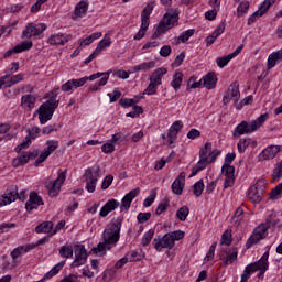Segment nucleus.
<instances>
[{
    "label": "nucleus",
    "instance_id": "obj_20",
    "mask_svg": "<svg viewBox=\"0 0 282 282\" xmlns=\"http://www.w3.org/2000/svg\"><path fill=\"white\" fill-rule=\"evenodd\" d=\"M279 152H281V145H269L259 154V161L274 160Z\"/></svg>",
    "mask_w": 282,
    "mask_h": 282
},
{
    "label": "nucleus",
    "instance_id": "obj_22",
    "mask_svg": "<svg viewBox=\"0 0 282 282\" xmlns=\"http://www.w3.org/2000/svg\"><path fill=\"white\" fill-rule=\"evenodd\" d=\"M185 184L186 173L181 172L177 178L172 183V193H174V195H182V193H184Z\"/></svg>",
    "mask_w": 282,
    "mask_h": 282
},
{
    "label": "nucleus",
    "instance_id": "obj_43",
    "mask_svg": "<svg viewBox=\"0 0 282 282\" xmlns=\"http://www.w3.org/2000/svg\"><path fill=\"white\" fill-rule=\"evenodd\" d=\"M191 213V209L188 206H182L177 212H176V217L180 221H184Z\"/></svg>",
    "mask_w": 282,
    "mask_h": 282
},
{
    "label": "nucleus",
    "instance_id": "obj_28",
    "mask_svg": "<svg viewBox=\"0 0 282 282\" xmlns=\"http://www.w3.org/2000/svg\"><path fill=\"white\" fill-rule=\"evenodd\" d=\"M118 206H120V202L116 200V199H110L108 200L105 206L101 207L100 209V217H107L109 215V213H112V210H116V208H118Z\"/></svg>",
    "mask_w": 282,
    "mask_h": 282
},
{
    "label": "nucleus",
    "instance_id": "obj_41",
    "mask_svg": "<svg viewBox=\"0 0 282 282\" xmlns=\"http://www.w3.org/2000/svg\"><path fill=\"white\" fill-rule=\"evenodd\" d=\"M251 143H252V139H250V138L240 139L237 144L239 153H245Z\"/></svg>",
    "mask_w": 282,
    "mask_h": 282
},
{
    "label": "nucleus",
    "instance_id": "obj_16",
    "mask_svg": "<svg viewBox=\"0 0 282 282\" xmlns=\"http://www.w3.org/2000/svg\"><path fill=\"white\" fill-rule=\"evenodd\" d=\"M34 158H39V150L22 152L20 155L12 160V166L15 169H19V166H25V164H28L30 160H34Z\"/></svg>",
    "mask_w": 282,
    "mask_h": 282
},
{
    "label": "nucleus",
    "instance_id": "obj_51",
    "mask_svg": "<svg viewBox=\"0 0 282 282\" xmlns=\"http://www.w3.org/2000/svg\"><path fill=\"white\" fill-rule=\"evenodd\" d=\"M153 235H155V230L153 229H150L148 232H145L141 240V245L144 247L149 246V243H151V239H153Z\"/></svg>",
    "mask_w": 282,
    "mask_h": 282
},
{
    "label": "nucleus",
    "instance_id": "obj_3",
    "mask_svg": "<svg viewBox=\"0 0 282 282\" xmlns=\"http://www.w3.org/2000/svg\"><path fill=\"white\" fill-rule=\"evenodd\" d=\"M180 22V10L174 9L172 12H166L161 21L159 22V25L156 26L155 32L152 34L151 39H160L162 34H166L169 30H173L175 25Z\"/></svg>",
    "mask_w": 282,
    "mask_h": 282
},
{
    "label": "nucleus",
    "instance_id": "obj_54",
    "mask_svg": "<svg viewBox=\"0 0 282 282\" xmlns=\"http://www.w3.org/2000/svg\"><path fill=\"white\" fill-rule=\"evenodd\" d=\"M58 129H61V124H58V123L45 126V127L42 129V133H43L44 135H50V133H52L53 131H58Z\"/></svg>",
    "mask_w": 282,
    "mask_h": 282
},
{
    "label": "nucleus",
    "instance_id": "obj_14",
    "mask_svg": "<svg viewBox=\"0 0 282 282\" xmlns=\"http://www.w3.org/2000/svg\"><path fill=\"white\" fill-rule=\"evenodd\" d=\"M86 182V191L87 193H94L96 191V185L98 184V180L100 178L99 171H95L91 169H87L84 175Z\"/></svg>",
    "mask_w": 282,
    "mask_h": 282
},
{
    "label": "nucleus",
    "instance_id": "obj_44",
    "mask_svg": "<svg viewBox=\"0 0 282 282\" xmlns=\"http://www.w3.org/2000/svg\"><path fill=\"white\" fill-rule=\"evenodd\" d=\"M270 195V199H272V202H276V199H279L282 195V182L280 184H278L269 194Z\"/></svg>",
    "mask_w": 282,
    "mask_h": 282
},
{
    "label": "nucleus",
    "instance_id": "obj_10",
    "mask_svg": "<svg viewBox=\"0 0 282 282\" xmlns=\"http://www.w3.org/2000/svg\"><path fill=\"white\" fill-rule=\"evenodd\" d=\"M263 193H265V180L260 178L249 189V199L253 204H259L263 199Z\"/></svg>",
    "mask_w": 282,
    "mask_h": 282
},
{
    "label": "nucleus",
    "instance_id": "obj_15",
    "mask_svg": "<svg viewBox=\"0 0 282 282\" xmlns=\"http://www.w3.org/2000/svg\"><path fill=\"white\" fill-rule=\"evenodd\" d=\"M241 98V93L239 91V83L234 82L227 89L226 95L223 98V104L226 106L232 100L234 102H239Z\"/></svg>",
    "mask_w": 282,
    "mask_h": 282
},
{
    "label": "nucleus",
    "instance_id": "obj_50",
    "mask_svg": "<svg viewBox=\"0 0 282 282\" xmlns=\"http://www.w3.org/2000/svg\"><path fill=\"white\" fill-rule=\"evenodd\" d=\"M30 144H32L30 137H25L24 140L15 148V153H21L23 149H30Z\"/></svg>",
    "mask_w": 282,
    "mask_h": 282
},
{
    "label": "nucleus",
    "instance_id": "obj_9",
    "mask_svg": "<svg viewBox=\"0 0 282 282\" xmlns=\"http://www.w3.org/2000/svg\"><path fill=\"white\" fill-rule=\"evenodd\" d=\"M65 180H67V170H58V176L57 178L52 181L44 182V186L46 189H48V196L50 197H58L61 193V188L63 184H65Z\"/></svg>",
    "mask_w": 282,
    "mask_h": 282
},
{
    "label": "nucleus",
    "instance_id": "obj_62",
    "mask_svg": "<svg viewBox=\"0 0 282 282\" xmlns=\"http://www.w3.org/2000/svg\"><path fill=\"white\" fill-rule=\"evenodd\" d=\"M149 219H151V213H139L137 216V220L140 224H147V221H149Z\"/></svg>",
    "mask_w": 282,
    "mask_h": 282
},
{
    "label": "nucleus",
    "instance_id": "obj_31",
    "mask_svg": "<svg viewBox=\"0 0 282 282\" xmlns=\"http://www.w3.org/2000/svg\"><path fill=\"white\" fill-rule=\"evenodd\" d=\"M183 80H184V73H182L181 70H175L173 74V79L171 82V87H173L175 91H180Z\"/></svg>",
    "mask_w": 282,
    "mask_h": 282
},
{
    "label": "nucleus",
    "instance_id": "obj_47",
    "mask_svg": "<svg viewBox=\"0 0 282 282\" xmlns=\"http://www.w3.org/2000/svg\"><path fill=\"white\" fill-rule=\"evenodd\" d=\"M195 197H202L204 193V180H199L193 185Z\"/></svg>",
    "mask_w": 282,
    "mask_h": 282
},
{
    "label": "nucleus",
    "instance_id": "obj_24",
    "mask_svg": "<svg viewBox=\"0 0 282 282\" xmlns=\"http://www.w3.org/2000/svg\"><path fill=\"white\" fill-rule=\"evenodd\" d=\"M87 83V77H82L79 79H70L61 86L62 91H72V89H78Z\"/></svg>",
    "mask_w": 282,
    "mask_h": 282
},
{
    "label": "nucleus",
    "instance_id": "obj_48",
    "mask_svg": "<svg viewBox=\"0 0 282 282\" xmlns=\"http://www.w3.org/2000/svg\"><path fill=\"white\" fill-rule=\"evenodd\" d=\"M126 259H128V262L132 263L135 261H141L142 256L140 254V252L132 250L126 254Z\"/></svg>",
    "mask_w": 282,
    "mask_h": 282
},
{
    "label": "nucleus",
    "instance_id": "obj_56",
    "mask_svg": "<svg viewBox=\"0 0 282 282\" xmlns=\"http://www.w3.org/2000/svg\"><path fill=\"white\" fill-rule=\"evenodd\" d=\"M41 133V128L39 127H33L32 129L28 130V135L26 138H29V140H36V138L39 137V134Z\"/></svg>",
    "mask_w": 282,
    "mask_h": 282
},
{
    "label": "nucleus",
    "instance_id": "obj_32",
    "mask_svg": "<svg viewBox=\"0 0 282 282\" xmlns=\"http://www.w3.org/2000/svg\"><path fill=\"white\" fill-rule=\"evenodd\" d=\"M52 230H54V223L52 221H43L35 227V232H37V235H41V232H44V235H50Z\"/></svg>",
    "mask_w": 282,
    "mask_h": 282
},
{
    "label": "nucleus",
    "instance_id": "obj_7",
    "mask_svg": "<svg viewBox=\"0 0 282 282\" xmlns=\"http://www.w3.org/2000/svg\"><path fill=\"white\" fill-rule=\"evenodd\" d=\"M268 230H270V220L261 223L258 227H256L252 235L246 242L247 250H250L252 246H257L259 241L265 239V237H268Z\"/></svg>",
    "mask_w": 282,
    "mask_h": 282
},
{
    "label": "nucleus",
    "instance_id": "obj_53",
    "mask_svg": "<svg viewBox=\"0 0 282 282\" xmlns=\"http://www.w3.org/2000/svg\"><path fill=\"white\" fill-rule=\"evenodd\" d=\"M237 261V249L229 251L225 259V265H230V263H235Z\"/></svg>",
    "mask_w": 282,
    "mask_h": 282
},
{
    "label": "nucleus",
    "instance_id": "obj_59",
    "mask_svg": "<svg viewBox=\"0 0 282 282\" xmlns=\"http://www.w3.org/2000/svg\"><path fill=\"white\" fill-rule=\"evenodd\" d=\"M141 113H144V110L142 109V107L141 106H134L133 111L128 112L126 116L128 118H138V116H140Z\"/></svg>",
    "mask_w": 282,
    "mask_h": 282
},
{
    "label": "nucleus",
    "instance_id": "obj_30",
    "mask_svg": "<svg viewBox=\"0 0 282 282\" xmlns=\"http://www.w3.org/2000/svg\"><path fill=\"white\" fill-rule=\"evenodd\" d=\"M202 83L206 89H215L217 87V75L215 73H208L202 78Z\"/></svg>",
    "mask_w": 282,
    "mask_h": 282
},
{
    "label": "nucleus",
    "instance_id": "obj_25",
    "mask_svg": "<svg viewBox=\"0 0 282 282\" xmlns=\"http://www.w3.org/2000/svg\"><path fill=\"white\" fill-rule=\"evenodd\" d=\"M24 74H18V75H4L0 77V83L3 87H12V85H17L18 83H21L23 80Z\"/></svg>",
    "mask_w": 282,
    "mask_h": 282
},
{
    "label": "nucleus",
    "instance_id": "obj_8",
    "mask_svg": "<svg viewBox=\"0 0 282 282\" xmlns=\"http://www.w3.org/2000/svg\"><path fill=\"white\" fill-rule=\"evenodd\" d=\"M268 230H270V220L261 223L258 227H256L252 235L246 242L247 250H250L252 246H257L259 241L265 239V237H268Z\"/></svg>",
    "mask_w": 282,
    "mask_h": 282
},
{
    "label": "nucleus",
    "instance_id": "obj_18",
    "mask_svg": "<svg viewBox=\"0 0 282 282\" xmlns=\"http://www.w3.org/2000/svg\"><path fill=\"white\" fill-rule=\"evenodd\" d=\"M153 246L155 250L160 252V250H163V248H167L169 250H171V248H174L175 241L173 240V237L169 232V234H165L162 238H160V236L159 238H154Z\"/></svg>",
    "mask_w": 282,
    "mask_h": 282
},
{
    "label": "nucleus",
    "instance_id": "obj_55",
    "mask_svg": "<svg viewBox=\"0 0 282 282\" xmlns=\"http://www.w3.org/2000/svg\"><path fill=\"white\" fill-rule=\"evenodd\" d=\"M52 155L46 149H44L41 153L40 156L37 158V160L35 161L34 165L35 166H40L41 164H43V162H45V160H47V156Z\"/></svg>",
    "mask_w": 282,
    "mask_h": 282
},
{
    "label": "nucleus",
    "instance_id": "obj_19",
    "mask_svg": "<svg viewBox=\"0 0 282 282\" xmlns=\"http://www.w3.org/2000/svg\"><path fill=\"white\" fill-rule=\"evenodd\" d=\"M44 204L43 198L36 192H31L29 200L25 204V209L28 213H31V210H36L39 206H43Z\"/></svg>",
    "mask_w": 282,
    "mask_h": 282
},
{
    "label": "nucleus",
    "instance_id": "obj_38",
    "mask_svg": "<svg viewBox=\"0 0 282 282\" xmlns=\"http://www.w3.org/2000/svg\"><path fill=\"white\" fill-rule=\"evenodd\" d=\"M210 151H213V143L206 142L205 145L199 150V158L209 160Z\"/></svg>",
    "mask_w": 282,
    "mask_h": 282
},
{
    "label": "nucleus",
    "instance_id": "obj_4",
    "mask_svg": "<svg viewBox=\"0 0 282 282\" xmlns=\"http://www.w3.org/2000/svg\"><path fill=\"white\" fill-rule=\"evenodd\" d=\"M269 118L270 115L263 113L250 123L248 121H241L232 132L234 138H241L245 133H254V131H258V129H261L265 124Z\"/></svg>",
    "mask_w": 282,
    "mask_h": 282
},
{
    "label": "nucleus",
    "instance_id": "obj_11",
    "mask_svg": "<svg viewBox=\"0 0 282 282\" xmlns=\"http://www.w3.org/2000/svg\"><path fill=\"white\" fill-rule=\"evenodd\" d=\"M25 197V192H21L19 196V188L17 186H11L10 189H7V193L0 195V208L17 202V199H23Z\"/></svg>",
    "mask_w": 282,
    "mask_h": 282
},
{
    "label": "nucleus",
    "instance_id": "obj_6",
    "mask_svg": "<svg viewBox=\"0 0 282 282\" xmlns=\"http://www.w3.org/2000/svg\"><path fill=\"white\" fill-rule=\"evenodd\" d=\"M268 230H270V220L261 223L258 227H256L252 235L246 242L247 250H250L252 246H257L259 241L265 239V237H268Z\"/></svg>",
    "mask_w": 282,
    "mask_h": 282
},
{
    "label": "nucleus",
    "instance_id": "obj_23",
    "mask_svg": "<svg viewBox=\"0 0 282 282\" xmlns=\"http://www.w3.org/2000/svg\"><path fill=\"white\" fill-rule=\"evenodd\" d=\"M69 39H72V35L57 33L50 35L47 43L48 45H67V43H69Z\"/></svg>",
    "mask_w": 282,
    "mask_h": 282
},
{
    "label": "nucleus",
    "instance_id": "obj_61",
    "mask_svg": "<svg viewBox=\"0 0 282 282\" xmlns=\"http://www.w3.org/2000/svg\"><path fill=\"white\" fill-rule=\"evenodd\" d=\"M208 164H212L209 159L199 158V161L196 163L195 167L198 169V171H204Z\"/></svg>",
    "mask_w": 282,
    "mask_h": 282
},
{
    "label": "nucleus",
    "instance_id": "obj_2",
    "mask_svg": "<svg viewBox=\"0 0 282 282\" xmlns=\"http://www.w3.org/2000/svg\"><path fill=\"white\" fill-rule=\"evenodd\" d=\"M57 97H58V88L48 93V96H47L48 100L40 106V109H39L40 124H46V122H50V119L54 116V111L58 109L59 101L56 100Z\"/></svg>",
    "mask_w": 282,
    "mask_h": 282
},
{
    "label": "nucleus",
    "instance_id": "obj_58",
    "mask_svg": "<svg viewBox=\"0 0 282 282\" xmlns=\"http://www.w3.org/2000/svg\"><path fill=\"white\" fill-rule=\"evenodd\" d=\"M137 195H140V187L130 191L128 194L123 196V199L131 203L133 202V199H135Z\"/></svg>",
    "mask_w": 282,
    "mask_h": 282
},
{
    "label": "nucleus",
    "instance_id": "obj_12",
    "mask_svg": "<svg viewBox=\"0 0 282 282\" xmlns=\"http://www.w3.org/2000/svg\"><path fill=\"white\" fill-rule=\"evenodd\" d=\"M270 258V252L267 251L263 253L261 259H259L257 262L251 263V272L254 274V272L258 273V279H263V275L265 272H268V268H270V263L268 262V259Z\"/></svg>",
    "mask_w": 282,
    "mask_h": 282
},
{
    "label": "nucleus",
    "instance_id": "obj_17",
    "mask_svg": "<svg viewBox=\"0 0 282 282\" xmlns=\"http://www.w3.org/2000/svg\"><path fill=\"white\" fill-rule=\"evenodd\" d=\"M45 30H47V25L44 23H29L22 34L25 39H32V36H41Z\"/></svg>",
    "mask_w": 282,
    "mask_h": 282
},
{
    "label": "nucleus",
    "instance_id": "obj_35",
    "mask_svg": "<svg viewBox=\"0 0 282 282\" xmlns=\"http://www.w3.org/2000/svg\"><path fill=\"white\" fill-rule=\"evenodd\" d=\"M65 260H62L59 263H57L55 267H53L51 269V271H48L45 275L44 279H52V276H56V274H58V272H61V270H63V268H65Z\"/></svg>",
    "mask_w": 282,
    "mask_h": 282
},
{
    "label": "nucleus",
    "instance_id": "obj_42",
    "mask_svg": "<svg viewBox=\"0 0 282 282\" xmlns=\"http://www.w3.org/2000/svg\"><path fill=\"white\" fill-rule=\"evenodd\" d=\"M220 243L223 246H230L232 243V231L230 229L225 230L221 235Z\"/></svg>",
    "mask_w": 282,
    "mask_h": 282
},
{
    "label": "nucleus",
    "instance_id": "obj_64",
    "mask_svg": "<svg viewBox=\"0 0 282 282\" xmlns=\"http://www.w3.org/2000/svg\"><path fill=\"white\" fill-rule=\"evenodd\" d=\"M273 177H274V180H279L282 177V161L273 170Z\"/></svg>",
    "mask_w": 282,
    "mask_h": 282
},
{
    "label": "nucleus",
    "instance_id": "obj_33",
    "mask_svg": "<svg viewBox=\"0 0 282 282\" xmlns=\"http://www.w3.org/2000/svg\"><path fill=\"white\" fill-rule=\"evenodd\" d=\"M155 67V61L144 62L139 65H135L132 67V72H150V69H154Z\"/></svg>",
    "mask_w": 282,
    "mask_h": 282
},
{
    "label": "nucleus",
    "instance_id": "obj_40",
    "mask_svg": "<svg viewBox=\"0 0 282 282\" xmlns=\"http://www.w3.org/2000/svg\"><path fill=\"white\" fill-rule=\"evenodd\" d=\"M248 10H250V2L247 0L241 1L237 8L238 17H243V14L248 13Z\"/></svg>",
    "mask_w": 282,
    "mask_h": 282
},
{
    "label": "nucleus",
    "instance_id": "obj_63",
    "mask_svg": "<svg viewBox=\"0 0 282 282\" xmlns=\"http://www.w3.org/2000/svg\"><path fill=\"white\" fill-rule=\"evenodd\" d=\"M122 96V93L116 88L112 93H108V97L110 98V102H117L118 99Z\"/></svg>",
    "mask_w": 282,
    "mask_h": 282
},
{
    "label": "nucleus",
    "instance_id": "obj_46",
    "mask_svg": "<svg viewBox=\"0 0 282 282\" xmlns=\"http://www.w3.org/2000/svg\"><path fill=\"white\" fill-rule=\"evenodd\" d=\"M195 34V29H188L184 31L178 37H177V43H186L191 36Z\"/></svg>",
    "mask_w": 282,
    "mask_h": 282
},
{
    "label": "nucleus",
    "instance_id": "obj_60",
    "mask_svg": "<svg viewBox=\"0 0 282 282\" xmlns=\"http://www.w3.org/2000/svg\"><path fill=\"white\" fill-rule=\"evenodd\" d=\"M250 274H252V265L251 264H249L245 268V271L241 274V281L240 282H248V279H250Z\"/></svg>",
    "mask_w": 282,
    "mask_h": 282
},
{
    "label": "nucleus",
    "instance_id": "obj_5",
    "mask_svg": "<svg viewBox=\"0 0 282 282\" xmlns=\"http://www.w3.org/2000/svg\"><path fill=\"white\" fill-rule=\"evenodd\" d=\"M155 8V2H149L145 8L141 11V28L138 33L134 35V41H142L147 36V30L151 23V13Z\"/></svg>",
    "mask_w": 282,
    "mask_h": 282
},
{
    "label": "nucleus",
    "instance_id": "obj_49",
    "mask_svg": "<svg viewBox=\"0 0 282 282\" xmlns=\"http://www.w3.org/2000/svg\"><path fill=\"white\" fill-rule=\"evenodd\" d=\"M232 58L234 57L229 54L224 57H218L216 59V63H217L218 67H220V69H224V67H226V65H228V63H230V61H232Z\"/></svg>",
    "mask_w": 282,
    "mask_h": 282
},
{
    "label": "nucleus",
    "instance_id": "obj_27",
    "mask_svg": "<svg viewBox=\"0 0 282 282\" xmlns=\"http://www.w3.org/2000/svg\"><path fill=\"white\" fill-rule=\"evenodd\" d=\"M87 10H89V2L87 0L78 2L74 9L75 17H73V19L85 17L87 14Z\"/></svg>",
    "mask_w": 282,
    "mask_h": 282
},
{
    "label": "nucleus",
    "instance_id": "obj_36",
    "mask_svg": "<svg viewBox=\"0 0 282 282\" xmlns=\"http://www.w3.org/2000/svg\"><path fill=\"white\" fill-rule=\"evenodd\" d=\"M59 257H62V259H72V257H74V247L69 245L61 247Z\"/></svg>",
    "mask_w": 282,
    "mask_h": 282
},
{
    "label": "nucleus",
    "instance_id": "obj_34",
    "mask_svg": "<svg viewBox=\"0 0 282 282\" xmlns=\"http://www.w3.org/2000/svg\"><path fill=\"white\" fill-rule=\"evenodd\" d=\"M34 102H36V97L33 95H24L21 98L23 109H34Z\"/></svg>",
    "mask_w": 282,
    "mask_h": 282
},
{
    "label": "nucleus",
    "instance_id": "obj_57",
    "mask_svg": "<svg viewBox=\"0 0 282 282\" xmlns=\"http://www.w3.org/2000/svg\"><path fill=\"white\" fill-rule=\"evenodd\" d=\"M46 147L47 148H45V149L52 154V153H54V151H56V149H58L59 143L57 140H47Z\"/></svg>",
    "mask_w": 282,
    "mask_h": 282
},
{
    "label": "nucleus",
    "instance_id": "obj_52",
    "mask_svg": "<svg viewBox=\"0 0 282 282\" xmlns=\"http://www.w3.org/2000/svg\"><path fill=\"white\" fill-rule=\"evenodd\" d=\"M221 172L225 174V177H235V166L224 164Z\"/></svg>",
    "mask_w": 282,
    "mask_h": 282
},
{
    "label": "nucleus",
    "instance_id": "obj_37",
    "mask_svg": "<svg viewBox=\"0 0 282 282\" xmlns=\"http://www.w3.org/2000/svg\"><path fill=\"white\" fill-rule=\"evenodd\" d=\"M111 46V37L109 35H105V37L98 43L95 51H97L99 54L105 51L106 47Z\"/></svg>",
    "mask_w": 282,
    "mask_h": 282
},
{
    "label": "nucleus",
    "instance_id": "obj_45",
    "mask_svg": "<svg viewBox=\"0 0 282 282\" xmlns=\"http://www.w3.org/2000/svg\"><path fill=\"white\" fill-rule=\"evenodd\" d=\"M119 105L123 107V109H127L129 107H138V99H131V98H122L119 100Z\"/></svg>",
    "mask_w": 282,
    "mask_h": 282
},
{
    "label": "nucleus",
    "instance_id": "obj_29",
    "mask_svg": "<svg viewBox=\"0 0 282 282\" xmlns=\"http://www.w3.org/2000/svg\"><path fill=\"white\" fill-rule=\"evenodd\" d=\"M36 246L33 245H26V246H19L18 248L13 249L11 251V259H13V262L17 263V260L21 254H25V252H30V250H33Z\"/></svg>",
    "mask_w": 282,
    "mask_h": 282
},
{
    "label": "nucleus",
    "instance_id": "obj_26",
    "mask_svg": "<svg viewBox=\"0 0 282 282\" xmlns=\"http://www.w3.org/2000/svg\"><path fill=\"white\" fill-rule=\"evenodd\" d=\"M167 72L169 70L165 67L156 68L150 76V83L160 87V85H162V78H164V75H166Z\"/></svg>",
    "mask_w": 282,
    "mask_h": 282
},
{
    "label": "nucleus",
    "instance_id": "obj_21",
    "mask_svg": "<svg viewBox=\"0 0 282 282\" xmlns=\"http://www.w3.org/2000/svg\"><path fill=\"white\" fill-rule=\"evenodd\" d=\"M32 41H23L22 43L15 45L13 48L7 51L3 54V58H10L13 54H21V52H28V50H32Z\"/></svg>",
    "mask_w": 282,
    "mask_h": 282
},
{
    "label": "nucleus",
    "instance_id": "obj_13",
    "mask_svg": "<svg viewBox=\"0 0 282 282\" xmlns=\"http://www.w3.org/2000/svg\"><path fill=\"white\" fill-rule=\"evenodd\" d=\"M75 259L70 263V268H80V265H85L87 263V249H85V245H75Z\"/></svg>",
    "mask_w": 282,
    "mask_h": 282
},
{
    "label": "nucleus",
    "instance_id": "obj_1",
    "mask_svg": "<svg viewBox=\"0 0 282 282\" xmlns=\"http://www.w3.org/2000/svg\"><path fill=\"white\" fill-rule=\"evenodd\" d=\"M122 219V217L113 218L111 223L107 225L102 232V242H99L97 247L93 249L95 254H98V252H106V250H111V246H116V243L120 241Z\"/></svg>",
    "mask_w": 282,
    "mask_h": 282
},
{
    "label": "nucleus",
    "instance_id": "obj_39",
    "mask_svg": "<svg viewBox=\"0 0 282 282\" xmlns=\"http://www.w3.org/2000/svg\"><path fill=\"white\" fill-rule=\"evenodd\" d=\"M170 206H171V203L169 202L167 198L162 199L155 209V215L160 216L162 215V213H166Z\"/></svg>",
    "mask_w": 282,
    "mask_h": 282
}]
</instances>
